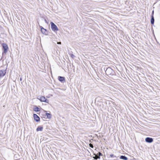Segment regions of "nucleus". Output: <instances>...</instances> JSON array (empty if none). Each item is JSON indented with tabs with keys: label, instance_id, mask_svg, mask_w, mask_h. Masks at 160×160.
I'll use <instances>...</instances> for the list:
<instances>
[{
	"label": "nucleus",
	"instance_id": "f257e3e1",
	"mask_svg": "<svg viewBox=\"0 0 160 160\" xmlns=\"http://www.w3.org/2000/svg\"><path fill=\"white\" fill-rule=\"evenodd\" d=\"M51 28L52 31H58V28L54 23L52 22H51Z\"/></svg>",
	"mask_w": 160,
	"mask_h": 160
},
{
	"label": "nucleus",
	"instance_id": "f03ea898",
	"mask_svg": "<svg viewBox=\"0 0 160 160\" xmlns=\"http://www.w3.org/2000/svg\"><path fill=\"white\" fill-rule=\"evenodd\" d=\"M2 46L4 50V52L5 53H6L8 49V45L6 43H3L2 44Z\"/></svg>",
	"mask_w": 160,
	"mask_h": 160
},
{
	"label": "nucleus",
	"instance_id": "7ed1b4c3",
	"mask_svg": "<svg viewBox=\"0 0 160 160\" xmlns=\"http://www.w3.org/2000/svg\"><path fill=\"white\" fill-rule=\"evenodd\" d=\"M6 71L5 70H0V78L4 76L6 74Z\"/></svg>",
	"mask_w": 160,
	"mask_h": 160
},
{
	"label": "nucleus",
	"instance_id": "20e7f679",
	"mask_svg": "<svg viewBox=\"0 0 160 160\" xmlns=\"http://www.w3.org/2000/svg\"><path fill=\"white\" fill-rule=\"evenodd\" d=\"M40 28H41V31L42 32V33L43 34L47 35V30L46 29H44V28H43L41 26L40 27Z\"/></svg>",
	"mask_w": 160,
	"mask_h": 160
},
{
	"label": "nucleus",
	"instance_id": "39448f33",
	"mask_svg": "<svg viewBox=\"0 0 160 160\" xmlns=\"http://www.w3.org/2000/svg\"><path fill=\"white\" fill-rule=\"evenodd\" d=\"M33 117L35 120L36 122H38L40 121V118L36 114H33Z\"/></svg>",
	"mask_w": 160,
	"mask_h": 160
},
{
	"label": "nucleus",
	"instance_id": "423d86ee",
	"mask_svg": "<svg viewBox=\"0 0 160 160\" xmlns=\"http://www.w3.org/2000/svg\"><path fill=\"white\" fill-rule=\"evenodd\" d=\"M145 141L147 142L151 143L153 142V139L152 138L147 137L145 138Z\"/></svg>",
	"mask_w": 160,
	"mask_h": 160
},
{
	"label": "nucleus",
	"instance_id": "0eeeda50",
	"mask_svg": "<svg viewBox=\"0 0 160 160\" xmlns=\"http://www.w3.org/2000/svg\"><path fill=\"white\" fill-rule=\"evenodd\" d=\"M46 116L47 117H45V118H48L50 119L51 118V115L50 113H46L45 115V116L46 117Z\"/></svg>",
	"mask_w": 160,
	"mask_h": 160
},
{
	"label": "nucleus",
	"instance_id": "6e6552de",
	"mask_svg": "<svg viewBox=\"0 0 160 160\" xmlns=\"http://www.w3.org/2000/svg\"><path fill=\"white\" fill-rule=\"evenodd\" d=\"M58 80L61 82L65 81V78L64 77L59 76L58 77Z\"/></svg>",
	"mask_w": 160,
	"mask_h": 160
},
{
	"label": "nucleus",
	"instance_id": "1a4fd4ad",
	"mask_svg": "<svg viewBox=\"0 0 160 160\" xmlns=\"http://www.w3.org/2000/svg\"><path fill=\"white\" fill-rule=\"evenodd\" d=\"M43 127L42 126H39L37 128L36 130L37 132L39 131H42L43 130Z\"/></svg>",
	"mask_w": 160,
	"mask_h": 160
},
{
	"label": "nucleus",
	"instance_id": "9d476101",
	"mask_svg": "<svg viewBox=\"0 0 160 160\" xmlns=\"http://www.w3.org/2000/svg\"><path fill=\"white\" fill-rule=\"evenodd\" d=\"M120 158L121 159H122L124 160H128L127 158L126 157H125V156H121L120 157Z\"/></svg>",
	"mask_w": 160,
	"mask_h": 160
},
{
	"label": "nucleus",
	"instance_id": "9b49d317",
	"mask_svg": "<svg viewBox=\"0 0 160 160\" xmlns=\"http://www.w3.org/2000/svg\"><path fill=\"white\" fill-rule=\"evenodd\" d=\"M33 110L35 112H38L40 110V109L38 107H35L34 108Z\"/></svg>",
	"mask_w": 160,
	"mask_h": 160
},
{
	"label": "nucleus",
	"instance_id": "f8f14e48",
	"mask_svg": "<svg viewBox=\"0 0 160 160\" xmlns=\"http://www.w3.org/2000/svg\"><path fill=\"white\" fill-rule=\"evenodd\" d=\"M154 22V19L153 16H152L151 20V22L152 24H153Z\"/></svg>",
	"mask_w": 160,
	"mask_h": 160
},
{
	"label": "nucleus",
	"instance_id": "ddd939ff",
	"mask_svg": "<svg viewBox=\"0 0 160 160\" xmlns=\"http://www.w3.org/2000/svg\"><path fill=\"white\" fill-rule=\"evenodd\" d=\"M93 158L95 159H97L98 158H100V157L99 156H98L97 155H95V156L94 157H93Z\"/></svg>",
	"mask_w": 160,
	"mask_h": 160
},
{
	"label": "nucleus",
	"instance_id": "4468645a",
	"mask_svg": "<svg viewBox=\"0 0 160 160\" xmlns=\"http://www.w3.org/2000/svg\"><path fill=\"white\" fill-rule=\"evenodd\" d=\"M89 146L90 147L93 148V145L92 144H91V143H90L89 144Z\"/></svg>",
	"mask_w": 160,
	"mask_h": 160
},
{
	"label": "nucleus",
	"instance_id": "2eb2a0df",
	"mask_svg": "<svg viewBox=\"0 0 160 160\" xmlns=\"http://www.w3.org/2000/svg\"><path fill=\"white\" fill-rule=\"evenodd\" d=\"M98 156H99V157H100L101 156H102V154L101 152H98Z\"/></svg>",
	"mask_w": 160,
	"mask_h": 160
},
{
	"label": "nucleus",
	"instance_id": "dca6fc26",
	"mask_svg": "<svg viewBox=\"0 0 160 160\" xmlns=\"http://www.w3.org/2000/svg\"><path fill=\"white\" fill-rule=\"evenodd\" d=\"M71 56L72 58H73L75 57L74 55L72 54H71Z\"/></svg>",
	"mask_w": 160,
	"mask_h": 160
},
{
	"label": "nucleus",
	"instance_id": "f3484780",
	"mask_svg": "<svg viewBox=\"0 0 160 160\" xmlns=\"http://www.w3.org/2000/svg\"><path fill=\"white\" fill-rule=\"evenodd\" d=\"M110 156L111 157H113L114 156V155L113 154H110Z\"/></svg>",
	"mask_w": 160,
	"mask_h": 160
},
{
	"label": "nucleus",
	"instance_id": "a211bd4d",
	"mask_svg": "<svg viewBox=\"0 0 160 160\" xmlns=\"http://www.w3.org/2000/svg\"><path fill=\"white\" fill-rule=\"evenodd\" d=\"M61 42H57V44H61Z\"/></svg>",
	"mask_w": 160,
	"mask_h": 160
},
{
	"label": "nucleus",
	"instance_id": "6ab92c4d",
	"mask_svg": "<svg viewBox=\"0 0 160 160\" xmlns=\"http://www.w3.org/2000/svg\"><path fill=\"white\" fill-rule=\"evenodd\" d=\"M42 101V102H46V101H44V100H43V101Z\"/></svg>",
	"mask_w": 160,
	"mask_h": 160
},
{
	"label": "nucleus",
	"instance_id": "aec40b11",
	"mask_svg": "<svg viewBox=\"0 0 160 160\" xmlns=\"http://www.w3.org/2000/svg\"><path fill=\"white\" fill-rule=\"evenodd\" d=\"M107 70L106 71V72H107Z\"/></svg>",
	"mask_w": 160,
	"mask_h": 160
}]
</instances>
